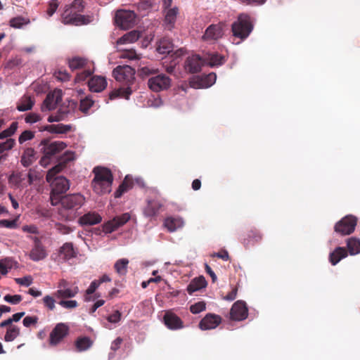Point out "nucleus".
Instances as JSON below:
<instances>
[{
  "instance_id": "41",
  "label": "nucleus",
  "mask_w": 360,
  "mask_h": 360,
  "mask_svg": "<svg viewBox=\"0 0 360 360\" xmlns=\"http://www.w3.org/2000/svg\"><path fill=\"white\" fill-rule=\"evenodd\" d=\"M60 253L63 255L65 259H70L75 256L73 245L71 243H65L60 248Z\"/></svg>"
},
{
  "instance_id": "64",
  "label": "nucleus",
  "mask_w": 360,
  "mask_h": 360,
  "mask_svg": "<svg viewBox=\"0 0 360 360\" xmlns=\"http://www.w3.org/2000/svg\"><path fill=\"white\" fill-rule=\"evenodd\" d=\"M61 198L62 197H60V193H53V191L51 190L50 200H51V203L52 205L55 206V205H58L59 202L60 203Z\"/></svg>"
},
{
  "instance_id": "31",
  "label": "nucleus",
  "mask_w": 360,
  "mask_h": 360,
  "mask_svg": "<svg viewBox=\"0 0 360 360\" xmlns=\"http://www.w3.org/2000/svg\"><path fill=\"white\" fill-rule=\"evenodd\" d=\"M156 49L160 54H169L173 52L174 45L169 39L164 37L158 42Z\"/></svg>"
},
{
  "instance_id": "12",
  "label": "nucleus",
  "mask_w": 360,
  "mask_h": 360,
  "mask_svg": "<svg viewBox=\"0 0 360 360\" xmlns=\"http://www.w3.org/2000/svg\"><path fill=\"white\" fill-rule=\"evenodd\" d=\"M225 24L219 22L217 24H212L207 27L202 39L205 41L214 42L221 39L224 35V30Z\"/></svg>"
},
{
  "instance_id": "61",
  "label": "nucleus",
  "mask_w": 360,
  "mask_h": 360,
  "mask_svg": "<svg viewBox=\"0 0 360 360\" xmlns=\"http://www.w3.org/2000/svg\"><path fill=\"white\" fill-rule=\"evenodd\" d=\"M58 7V3L50 1L49 3V6L46 10L47 15L51 17L53 15V13L56 11Z\"/></svg>"
},
{
  "instance_id": "22",
  "label": "nucleus",
  "mask_w": 360,
  "mask_h": 360,
  "mask_svg": "<svg viewBox=\"0 0 360 360\" xmlns=\"http://www.w3.org/2000/svg\"><path fill=\"white\" fill-rule=\"evenodd\" d=\"M262 234L257 229H251L247 237L243 239V243L246 248H250L261 242Z\"/></svg>"
},
{
  "instance_id": "49",
  "label": "nucleus",
  "mask_w": 360,
  "mask_h": 360,
  "mask_svg": "<svg viewBox=\"0 0 360 360\" xmlns=\"http://www.w3.org/2000/svg\"><path fill=\"white\" fill-rule=\"evenodd\" d=\"M27 21L23 17L18 16L13 18L10 20V26L14 28H21L25 24H27Z\"/></svg>"
},
{
  "instance_id": "60",
  "label": "nucleus",
  "mask_w": 360,
  "mask_h": 360,
  "mask_svg": "<svg viewBox=\"0 0 360 360\" xmlns=\"http://www.w3.org/2000/svg\"><path fill=\"white\" fill-rule=\"evenodd\" d=\"M15 282L21 285L29 286L32 283L31 276H25L22 278H18L15 279Z\"/></svg>"
},
{
  "instance_id": "32",
  "label": "nucleus",
  "mask_w": 360,
  "mask_h": 360,
  "mask_svg": "<svg viewBox=\"0 0 360 360\" xmlns=\"http://www.w3.org/2000/svg\"><path fill=\"white\" fill-rule=\"evenodd\" d=\"M207 285V281L203 276H199L194 278L187 286V292L189 295L205 288Z\"/></svg>"
},
{
  "instance_id": "10",
  "label": "nucleus",
  "mask_w": 360,
  "mask_h": 360,
  "mask_svg": "<svg viewBox=\"0 0 360 360\" xmlns=\"http://www.w3.org/2000/svg\"><path fill=\"white\" fill-rule=\"evenodd\" d=\"M171 79L165 74H159L150 77L148 81V87L155 92L168 89L171 86Z\"/></svg>"
},
{
  "instance_id": "27",
  "label": "nucleus",
  "mask_w": 360,
  "mask_h": 360,
  "mask_svg": "<svg viewBox=\"0 0 360 360\" xmlns=\"http://www.w3.org/2000/svg\"><path fill=\"white\" fill-rule=\"evenodd\" d=\"M162 203L157 200H150L144 209V214L148 217H153L158 214Z\"/></svg>"
},
{
  "instance_id": "2",
  "label": "nucleus",
  "mask_w": 360,
  "mask_h": 360,
  "mask_svg": "<svg viewBox=\"0 0 360 360\" xmlns=\"http://www.w3.org/2000/svg\"><path fill=\"white\" fill-rule=\"evenodd\" d=\"M84 197L80 193L69 194L62 196L60 199L61 207L58 213L66 221H73L79 215V210L84 205Z\"/></svg>"
},
{
  "instance_id": "50",
  "label": "nucleus",
  "mask_w": 360,
  "mask_h": 360,
  "mask_svg": "<svg viewBox=\"0 0 360 360\" xmlns=\"http://www.w3.org/2000/svg\"><path fill=\"white\" fill-rule=\"evenodd\" d=\"M206 309V304L204 302H198L190 307V311L192 314H196L203 311Z\"/></svg>"
},
{
  "instance_id": "54",
  "label": "nucleus",
  "mask_w": 360,
  "mask_h": 360,
  "mask_svg": "<svg viewBox=\"0 0 360 360\" xmlns=\"http://www.w3.org/2000/svg\"><path fill=\"white\" fill-rule=\"evenodd\" d=\"M4 300L12 304H17L22 301V297L20 295H11L8 294L4 296Z\"/></svg>"
},
{
  "instance_id": "29",
  "label": "nucleus",
  "mask_w": 360,
  "mask_h": 360,
  "mask_svg": "<svg viewBox=\"0 0 360 360\" xmlns=\"http://www.w3.org/2000/svg\"><path fill=\"white\" fill-rule=\"evenodd\" d=\"M184 222L180 217H167L164 221V226L169 231L174 232L183 227Z\"/></svg>"
},
{
  "instance_id": "36",
  "label": "nucleus",
  "mask_w": 360,
  "mask_h": 360,
  "mask_svg": "<svg viewBox=\"0 0 360 360\" xmlns=\"http://www.w3.org/2000/svg\"><path fill=\"white\" fill-rule=\"evenodd\" d=\"M15 144L13 139L9 138L6 141L0 143V164L6 160L7 152L11 150Z\"/></svg>"
},
{
  "instance_id": "62",
  "label": "nucleus",
  "mask_w": 360,
  "mask_h": 360,
  "mask_svg": "<svg viewBox=\"0 0 360 360\" xmlns=\"http://www.w3.org/2000/svg\"><path fill=\"white\" fill-rule=\"evenodd\" d=\"M16 226L15 220L1 219L0 220V227L13 229Z\"/></svg>"
},
{
  "instance_id": "51",
  "label": "nucleus",
  "mask_w": 360,
  "mask_h": 360,
  "mask_svg": "<svg viewBox=\"0 0 360 360\" xmlns=\"http://www.w3.org/2000/svg\"><path fill=\"white\" fill-rule=\"evenodd\" d=\"M53 296L46 295L43 298V303L44 306L50 311H53L55 309V299Z\"/></svg>"
},
{
  "instance_id": "8",
  "label": "nucleus",
  "mask_w": 360,
  "mask_h": 360,
  "mask_svg": "<svg viewBox=\"0 0 360 360\" xmlns=\"http://www.w3.org/2000/svg\"><path fill=\"white\" fill-rule=\"evenodd\" d=\"M136 184L140 187H143L145 186L142 179H134L130 174L126 175L117 189L114 193L115 198H119L122 197L125 193L132 189Z\"/></svg>"
},
{
  "instance_id": "13",
  "label": "nucleus",
  "mask_w": 360,
  "mask_h": 360,
  "mask_svg": "<svg viewBox=\"0 0 360 360\" xmlns=\"http://www.w3.org/2000/svg\"><path fill=\"white\" fill-rule=\"evenodd\" d=\"M43 147L41 148V152L50 158L59 153L67 146L66 143L63 141H53L50 143L48 140L44 139L40 143Z\"/></svg>"
},
{
  "instance_id": "45",
  "label": "nucleus",
  "mask_w": 360,
  "mask_h": 360,
  "mask_svg": "<svg viewBox=\"0 0 360 360\" xmlns=\"http://www.w3.org/2000/svg\"><path fill=\"white\" fill-rule=\"evenodd\" d=\"M91 67L92 66H89L86 68H84V71L78 73L75 77V82H81L84 81L89 77H90L94 71V68H91Z\"/></svg>"
},
{
  "instance_id": "47",
  "label": "nucleus",
  "mask_w": 360,
  "mask_h": 360,
  "mask_svg": "<svg viewBox=\"0 0 360 360\" xmlns=\"http://www.w3.org/2000/svg\"><path fill=\"white\" fill-rule=\"evenodd\" d=\"M120 57L121 58H127V59H129V60H136V59L140 58L139 56L136 53V52L134 49L123 50L121 52Z\"/></svg>"
},
{
  "instance_id": "44",
  "label": "nucleus",
  "mask_w": 360,
  "mask_h": 360,
  "mask_svg": "<svg viewBox=\"0 0 360 360\" xmlns=\"http://www.w3.org/2000/svg\"><path fill=\"white\" fill-rule=\"evenodd\" d=\"M99 285V282L97 281L96 280H94L91 283L89 287L86 290V294L84 295L85 302H90L91 300H94L95 298H92L91 295L94 293V292L98 288Z\"/></svg>"
},
{
  "instance_id": "39",
  "label": "nucleus",
  "mask_w": 360,
  "mask_h": 360,
  "mask_svg": "<svg viewBox=\"0 0 360 360\" xmlns=\"http://www.w3.org/2000/svg\"><path fill=\"white\" fill-rule=\"evenodd\" d=\"M75 345L77 352H83L89 349L93 342L89 337H79L76 340Z\"/></svg>"
},
{
  "instance_id": "59",
  "label": "nucleus",
  "mask_w": 360,
  "mask_h": 360,
  "mask_svg": "<svg viewBox=\"0 0 360 360\" xmlns=\"http://www.w3.org/2000/svg\"><path fill=\"white\" fill-rule=\"evenodd\" d=\"M121 316H122L121 313L118 310H117L113 314L108 316L107 320L110 323H116L120 321Z\"/></svg>"
},
{
  "instance_id": "52",
  "label": "nucleus",
  "mask_w": 360,
  "mask_h": 360,
  "mask_svg": "<svg viewBox=\"0 0 360 360\" xmlns=\"http://www.w3.org/2000/svg\"><path fill=\"white\" fill-rule=\"evenodd\" d=\"M34 136V133L30 130L24 131L19 136L18 141L20 143H22L26 141L32 140Z\"/></svg>"
},
{
  "instance_id": "35",
  "label": "nucleus",
  "mask_w": 360,
  "mask_h": 360,
  "mask_svg": "<svg viewBox=\"0 0 360 360\" xmlns=\"http://www.w3.org/2000/svg\"><path fill=\"white\" fill-rule=\"evenodd\" d=\"M347 255L348 252L345 248L338 247L330 254L329 261L333 265H335Z\"/></svg>"
},
{
  "instance_id": "5",
  "label": "nucleus",
  "mask_w": 360,
  "mask_h": 360,
  "mask_svg": "<svg viewBox=\"0 0 360 360\" xmlns=\"http://www.w3.org/2000/svg\"><path fill=\"white\" fill-rule=\"evenodd\" d=\"M62 22L65 25L79 26L87 25L92 22L93 17L81 15L70 6L67 7L61 15Z\"/></svg>"
},
{
  "instance_id": "17",
  "label": "nucleus",
  "mask_w": 360,
  "mask_h": 360,
  "mask_svg": "<svg viewBox=\"0 0 360 360\" xmlns=\"http://www.w3.org/2000/svg\"><path fill=\"white\" fill-rule=\"evenodd\" d=\"M34 242L33 248L30 252V258L34 262H38L46 257L47 253L41 240L37 237H30Z\"/></svg>"
},
{
  "instance_id": "56",
  "label": "nucleus",
  "mask_w": 360,
  "mask_h": 360,
  "mask_svg": "<svg viewBox=\"0 0 360 360\" xmlns=\"http://www.w3.org/2000/svg\"><path fill=\"white\" fill-rule=\"evenodd\" d=\"M38 320H39V319L36 316H27L24 318V319L22 321V323H23L24 326L28 328V327L31 326L32 325L37 324L38 322Z\"/></svg>"
},
{
  "instance_id": "24",
  "label": "nucleus",
  "mask_w": 360,
  "mask_h": 360,
  "mask_svg": "<svg viewBox=\"0 0 360 360\" xmlns=\"http://www.w3.org/2000/svg\"><path fill=\"white\" fill-rule=\"evenodd\" d=\"M101 221V216L95 212H89L84 214L79 219V224L82 226H92L98 224Z\"/></svg>"
},
{
  "instance_id": "46",
  "label": "nucleus",
  "mask_w": 360,
  "mask_h": 360,
  "mask_svg": "<svg viewBox=\"0 0 360 360\" xmlns=\"http://www.w3.org/2000/svg\"><path fill=\"white\" fill-rule=\"evenodd\" d=\"M94 101L89 96H86L80 101L79 110L84 112L87 113L91 107L94 105Z\"/></svg>"
},
{
  "instance_id": "18",
  "label": "nucleus",
  "mask_w": 360,
  "mask_h": 360,
  "mask_svg": "<svg viewBox=\"0 0 360 360\" xmlns=\"http://www.w3.org/2000/svg\"><path fill=\"white\" fill-rule=\"evenodd\" d=\"M165 325L170 330H176L184 328V322L174 313L167 311L163 316Z\"/></svg>"
},
{
  "instance_id": "20",
  "label": "nucleus",
  "mask_w": 360,
  "mask_h": 360,
  "mask_svg": "<svg viewBox=\"0 0 360 360\" xmlns=\"http://www.w3.org/2000/svg\"><path fill=\"white\" fill-rule=\"evenodd\" d=\"M88 86L91 91L101 92L107 86L105 77L102 76H93L88 82Z\"/></svg>"
},
{
  "instance_id": "25",
  "label": "nucleus",
  "mask_w": 360,
  "mask_h": 360,
  "mask_svg": "<svg viewBox=\"0 0 360 360\" xmlns=\"http://www.w3.org/2000/svg\"><path fill=\"white\" fill-rule=\"evenodd\" d=\"M61 101V96L55 93L49 94L43 102L41 110H51L56 108L58 103Z\"/></svg>"
},
{
  "instance_id": "16",
  "label": "nucleus",
  "mask_w": 360,
  "mask_h": 360,
  "mask_svg": "<svg viewBox=\"0 0 360 360\" xmlns=\"http://www.w3.org/2000/svg\"><path fill=\"white\" fill-rule=\"evenodd\" d=\"M248 309L246 303L242 300L236 302L230 311V318L233 321H243L248 318Z\"/></svg>"
},
{
  "instance_id": "21",
  "label": "nucleus",
  "mask_w": 360,
  "mask_h": 360,
  "mask_svg": "<svg viewBox=\"0 0 360 360\" xmlns=\"http://www.w3.org/2000/svg\"><path fill=\"white\" fill-rule=\"evenodd\" d=\"M50 183L52 184L53 193H64L70 188L69 181L62 176L53 179Z\"/></svg>"
},
{
  "instance_id": "3",
  "label": "nucleus",
  "mask_w": 360,
  "mask_h": 360,
  "mask_svg": "<svg viewBox=\"0 0 360 360\" xmlns=\"http://www.w3.org/2000/svg\"><path fill=\"white\" fill-rule=\"evenodd\" d=\"M94 177L91 181L93 191L98 195L109 193L112 191L113 175L107 167L97 166L94 168Z\"/></svg>"
},
{
  "instance_id": "14",
  "label": "nucleus",
  "mask_w": 360,
  "mask_h": 360,
  "mask_svg": "<svg viewBox=\"0 0 360 360\" xmlns=\"http://www.w3.org/2000/svg\"><path fill=\"white\" fill-rule=\"evenodd\" d=\"M222 321V318L217 314L208 313L199 322L198 327L202 330L215 329Z\"/></svg>"
},
{
  "instance_id": "58",
  "label": "nucleus",
  "mask_w": 360,
  "mask_h": 360,
  "mask_svg": "<svg viewBox=\"0 0 360 360\" xmlns=\"http://www.w3.org/2000/svg\"><path fill=\"white\" fill-rule=\"evenodd\" d=\"M55 227L58 233L63 235L68 234L72 231V229L70 227L60 223H56Z\"/></svg>"
},
{
  "instance_id": "9",
  "label": "nucleus",
  "mask_w": 360,
  "mask_h": 360,
  "mask_svg": "<svg viewBox=\"0 0 360 360\" xmlns=\"http://www.w3.org/2000/svg\"><path fill=\"white\" fill-rule=\"evenodd\" d=\"M75 159V153L68 150L60 157V162L58 165L50 169L46 174V179L47 182H51L53 179L56 178V175L60 173L66 165Z\"/></svg>"
},
{
  "instance_id": "7",
  "label": "nucleus",
  "mask_w": 360,
  "mask_h": 360,
  "mask_svg": "<svg viewBox=\"0 0 360 360\" xmlns=\"http://www.w3.org/2000/svg\"><path fill=\"white\" fill-rule=\"evenodd\" d=\"M115 22L117 26L123 30L129 29L135 25L136 14L131 11H117L115 13Z\"/></svg>"
},
{
  "instance_id": "23",
  "label": "nucleus",
  "mask_w": 360,
  "mask_h": 360,
  "mask_svg": "<svg viewBox=\"0 0 360 360\" xmlns=\"http://www.w3.org/2000/svg\"><path fill=\"white\" fill-rule=\"evenodd\" d=\"M93 65L92 62L83 57L75 56L68 60V65L72 70L84 69Z\"/></svg>"
},
{
  "instance_id": "28",
  "label": "nucleus",
  "mask_w": 360,
  "mask_h": 360,
  "mask_svg": "<svg viewBox=\"0 0 360 360\" xmlns=\"http://www.w3.org/2000/svg\"><path fill=\"white\" fill-rule=\"evenodd\" d=\"M205 64L210 67L219 66L226 62L225 58L217 53H207L205 57Z\"/></svg>"
},
{
  "instance_id": "37",
  "label": "nucleus",
  "mask_w": 360,
  "mask_h": 360,
  "mask_svg": "<svg viewBox=\"0 0 360 360\" xmlns=\"http://www.w3.org/2000/svg\"><path fill=\"white\" fill-rule=\"evenodd\" d=\"M72 129V126L70 124H51L44 127L43 130L48 131L51 133L55 134H66L70 131Z\"/></svg>"
},
{
  "instance_id": "4",
  "label": "nucleus",
  "mask_w": 360,
  "mask_h": 360,
  "mask_svg": "<svg viewBox=\"0 0 360 360\" xmlns=\"http://www.w3.org/2000/svg\"><path fill=\"white\" fill-rule=\"evenodd\" d=\"M252 28L250 16L244 13L240 14L237 20L231 25L233 35L241 40H244L250 35Z\"/></svg>"
},
{
  "instance_id": "53",
  "label": "nucleus",
  "mask_w": 360,
  "mask_h": 360,
  "mask_svg": "<svg viewBox=\"0 0 360 360\" xmlns=\"http://www.w3.org/2000/svg\"><path fill=\"white\" fill-rule=\"evenodd\" d=\"M54 75L56 78L61 82L69 81L70 75L66 70H59L55 72Z\"/></svg>"
},
{
  "instance_id": "26",
  "label": "nucleus",
  "mask_w": 360,
  "mask_h": 360,
  "mask_svg": "<svg viewBox=\"0 0 360 360\" xmlns=\"http://www.w3.org/2000/svg\"><path fill=\"white\" fill-rule=\"evenodd\" d=\"M37 159V153L32 148H27L23 151L20 163L25 167L32 165Z\"/></svg>"
},
{
  "instance_id": "63",
  "label": "nucleus",
  "mask_w": 360,
  "mask_h": 360,
  "mask_svg": "<svg viewBox=\"0 0 360 360\" xmlns=\"http://www.w3.org/2000/svg\"><path fill=\"white\" fill-rule=\"evenodd\" d=\"M41 120L39 115L37 113H29L25 117V122L27 123H35Z\"/></svg>"
},
{
  "instance_id": "33",
  "label": "nucleus",
  "mask_w": 360,
  "mask_h": 360,
  "mask_svg": "<svg viewBox=\"0 0 360 360\" xmlns=\"http://www.w3.org/2000/svg\"><path fill=\"white\" fill-rule=\"evenodd\" d=\"M141 37V32L137 30L130 31L117 41V45L127 44L136 41Z\"/></svg>"
},
{
  "instance_id": "55",
  "label": "nucleus",
  "mask_w": 360,
  "mask_h": 360,
  "mask_svg": "<svg viewBox=\"0 0 360 360\" xmlns=\"http://www.w3.org/2000/svg\"><path fill=\"white\" fill-rule=\"evenodd\" d=\"M58 304L65 309H75L78 307V302L76 300H64L63 299L58 302Z\"/></svg>"
},
{
  "instance_id": "1",
  "label": "nucleus",
  "mask_w": 360,
  "mask_h": 360,
  "mask_svg": "<svg viewBox=\"0 0 360 360\" xmlns=\"http://www.w3.org/2000/svg\"><path fill=\"white\" fill-rule=\"evenodd\" d=\"M136 71L129 65H118L112 71V76L122 86L112 91L109 94L110 100L117 98L129 99L132 94V86L135 83Z\"/></svg>"
},
{
  "instance_id": "40",
  "label": "nucleus",
  "mask_w": 360,
  "mask_h": 360,
  "mask_svg": "<svg viewBox=\"0 0 360 360\" xmlns=\"http://www.w3.org/2000/svg\"><path fill=\"white\" fill-rule=\"evenodd\" d=\"M347 248L351 255L360 253V240L354 237L349 238L347 240Z\"/></svg>"
},
{
  "instance_id": "38",
  "label": "nucleus",
  "mask_w": 360,
  "mask_h": 360,
  "mask_svg": "<svg viewBox=\"0 0 360 360\" xmlns=\"http://www.w3.org/2000/svg\"><path fill=\"white\" fill-rule=\"evenodd\" d=\"M129 259L122 258L117 260L114 264V269L116 273L120 276H124L127 274Z\"/></svg>"
},
{
  "instance_id": "19",
  "label": "nucleus",
  "mask_w": 360,
  "mask_h": 360,
  "mask_svg": "<svg viewBox=\"0 0 360 360\" xmlns=\"http://www.w3.org/2000/svg\"><path fill=\"white\" fill-rule=\"evenodd\" d=\"M204 57L198 55H193L188 57L185 63V68L191 73H197L201 70L202 65H205Z\"/></svg>"
},
{
  "instance_id": "43",
  "label": "nucleus",
  "mask_w": 360,
  "mask_h": 360,
  "mask_svg": "<svg viewBox=\"0 0 360 360\" xmlns=\"http://www.w3.org/2000/svg\"><path fill=\"white\" fill-rule=\"evenodd\" d=\"M34 105L33 101L30 97L22 98L20 103L18 104L17 109L19 111L24 112L31 110Z\"/></svg>"
},
{
  "instance_id": "6",
  "label": "nucleus",
  "mask_w": 360,
  "mask_h": 360,
  "mask_svg": "<svg viewBox=\"0 0 360 360\" xmlns=\"http://www.w3.org/2000/svg\"><path fill=\"white\" fill-rule=\"evenodd\" d=\"M356 224V217L352 215H347L335 224L334 231L341 236L349 235L354 232Z\"/></svg>"
},
{
  "instance_id": "42",
  "label": "nucleus",
  "mask_w": 360,
  "mask_h": 360,
  "mask_svg": "<svg viewBox=\"0 0 360 360\" xmlns=\"http://www.w3.org/2000/svg\"><path fill=\"white\" fill-rule=\"evenodd\" d=\"M20 335V328L16 326H11L4 336L6 342L13 341Z\"/></svg>"
},
{
  "instance_id": "15",
  "label": "nucleus",
  "mask_w": 360,
  "mask_h": 360,
  "mask_svg": "<svg viewBox=\"0 0 360 360\" xmlns=\"http://www.w3.org/2000/svg\"><path fill=\"white\" fill-rule=\"evenodd\" d=\"M131 217L129 213H124L120 216L114 217L105 223L103 226V230L106 233H110L117 229L119 227L125 224L130 219Z\"/></svg>"
},
{
  "instance_id": "11",
  "label": "nucleus",
  "mask_w": 360,
  "mask_h": 360,
  "mask_svg": "<svg viewBox=\"0 0 360 360\" xmlns=\"http://www.w3.org/2000/svg\"><path fill=\"white\" fill-rule=\"evenodd\" d=\"M69 326L66 323H57L49 335V345H58L69 334Z\"/></svg>"
},
{
  "instance_id": "57",
  "label": "nucleus",
  "mask_w": 360,
  "mask_h": 360,
  "mask_svg": "<svg viewBox=\"0 0 360 360\" xmlns=\"http://www.w3.org/2000/svg\"><path fill=\"white\" fill-rule=\"evenodd\" d=\"M71 8L75 9L76 11L81 13L83 12L84 6L82 0H74L72 4L70 6Z\"/></svg>"
},
{
  "instance_id": "30",
  "label": "nucleus",
  "mask_w": 360,
  "mask_h": 360,
  "mask_svg": "<svg viewBox=\"0 0 360 360\" xmlns=\"http://www.w3.org/2000/svg\"><path fill=\"white\" fill-rule=\"evenodd\" d=\"M79 292V288L77 286H74L72 288H67L65 289H58L54 293L53 295L56 298L59 299H66V298H72L76 296Z\"/></svg>"
},
{
  "instance_id": "48",
  "label": "nucleus",
  "mask_w": 360,
  "mask_h": 360,
  "mask_svg": "<svg viewBox=\"0 0 360 360\" xmlns=\"http://www.w3.org/2000/svg\"><path fill=\"white\" fill-rule=\"evenodd\" d=\"M158 72V69L153 68L149 66L141 68L139 70V74L141 77H148L150 75H156Z\"/></svg>"
},
{
  "instance_id": "34",
  "label": "nucleus",
  "mask_w": 360,
  "mask_h": 360,
  "mask_svg": "<svg viewBox=\"0 0 360 360\" xmlns=\"http://www.w3.org/2000/svg\"><path fill=\"white\" fill-rule=\"evenodd\" d=\"M167 10L165 17V24L166 28L171 30L174 27L179 10L177 7H174Z\"/></svg>"
}]
</instances>
